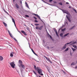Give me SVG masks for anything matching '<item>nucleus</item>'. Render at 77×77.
Returning <instances> with one entry per match:
<instances>
[{
    "label": "nucleus",
    "instance_id": "nucleus-64",
    "mask_svg": "<svg viewBox=\"0 0 77 77\" xmlns=\"http://www.w3.org/2000/svg\"><path fill=\"white\" fill-rule=\"evenodd\" d=\"M71 8V6H69V8Z\"/></svg>",
    "mask_w": 77,
    "mask_h": 77
},
{
    "label": "nucleus",
    "instance_id": "nucleus-32",
    "mask_svg": "<svg viewBox=\"0 0 77 77\" xmlns=\"http://www.w3.org/2000/svg\"><path fill=\"white\" fill-rule=\"evenodd\" d=\"M32 71L36 75H37V74H36V73L34 71V70H33Z\"/></svg>",
    "mask_w": 77,
    "mask_h": 77
},
{
    "label": "nucleus",
    "instance_id": "nucleus-27",
    "mask_svg": "<svg viewBox=\"0 0 77 77\" xmlns=\"http://www.w3.org/2000/svg\"><path fill=\"white\" fill-rule=\"evenodd\" d=\"M30 49H31L32 51L33 52V53H34V54H35V52H34V51L33 50V49H32V48H30Z\"/></svg>",
    "mask_w": 77,
    "mask_h": 77
},
{
    "label": "nucleus",
    "instance_id": "nucleus-21",
    "mask_svg": "<svg viewBox=\"0 0 77 77\" xmlns=\"http://www.w3.org/2000/svg\"><path fill=\"white\" fill-rule=\"evenodd\" d=\"M20 71L21 74H23V69L22 68H21L20 69Z\"/></svg>",
    "mask_w": 77,
    "mask_h": 77
},
{
    "label": "nucleus",
    "instance_id": "nucleus-50",
    "mask_svg": "<svg viewBox=\"0 0 77 77\" xmlns=\"http://www.w3.org/2000/svg\"><path fill=\"white\" fill-rule=\"evenodd\" d=\"M61 37H62V39H63V38H65V37H63V35L62 36H61Z\"/></svg>",
    "mask_w": 77,
    "mask_h": 77
},
{
    "label": "nucleus",
    "instance_id": "nucleus-18",
    "mask_svg": "<svg viewBox=\"0 0 77 77\" xmlns=\"http://www.w3.org/2000/svg\"><path fill=\"white\" fill-rule=\"evenodd\" d=\"M3 24L4 25L5 27H7V26H8V25L7 24H6V23L4 22H3Z\"/></svg>",
    "mask_w": 77,
    "mask_h": 77
},
{
    "label": "nucleus",
    "instance_id": "nucleus-48",
    "mask_svg": "<svg viewBox=\"0 0 77 77\" xmlns=\"http://www.w3.org/2000/svg\"><path fill=\"white\" fill-rule=\"evenodd\" d=\"M52 1H53V0H49V2H51Z\"/></svg>",
    "mask_w": 77,
    "mask_h": 77
},
{
    "label": "nucleus",
    "instance_id": "nucleus-9",
    "mask_svg": "<svg viewBox=\"0 0 77 77\" xmlns=\"http://www.w3.org/2000/svg\"><path fill=\"white\" fill-rule=\"evenodd\" d=\"M8 32L9 34V35H10L11 37L12 38H14V37H13V36L12 35V34L10 32H9V30H8Z\"/></svg>",
    "mask_w": 77,
    "mask_h": 77
},
{
    "label": "nucleus",
    "instance_id": "nucleus-61",
    "mask_svg": "<svg viewBox=\"0 0 77 77\" xmlns=\"http://www.w3.org/2000/svg\"><path fill=\"white\" fill-rule=\"evenodd\" d=\"M77 66H76V67H75V69H77Z\"/></svg>",
    "mask_w": 77,
    "mask_h": 77
},
{
    "label": "nucleus",
    "instance_id": "nucleus-23",
    "mask_svg": "<svg viewBox=\"0 0 77 77\" xmlns=\"http://www.w3.org/2000/svg\"><path fill=\"white\" fill-rule=\"evenodd\" d=\"M12 21L13 23H14V24H15V20H14V19L12 18Z\"/></svg>",
    "mask_w": 77,
    "mask_h": 77
},
{
    "label": "nucleus",
    "instance_id": "nucleus-47",
    "mask_svg": "<svg viewBox=\"0 0 77 77\" xmlns=\"http://www.w3.org/2000/svg\"><path fill=\"white\" fill-rule=\"evenodd\" d=\"M47 48L48 49H50V47H49V46H47Z\"/></svg>",
    "mask_w": 77,
    "mask_h": 77
},
{
    "label": "nucleus",
    "instance_id": "nucleus-53",
    "mask_svg": "<svg viewBox=\"0 0 77 77\" xmlns=\"http://www.w3.org/2000/svg\"><path fill=\"white\" fill-rule=\"evenodd\" d=\"M66 4L67 5H68L69 4V3L68 2H66Z\"/></svg>",
    "mask_w": 77,
    "mask_h": 77
},
{
    "label": "nucleus",
    "instance_id": "nucleus-63",
    "mask_svg": "<svg viewBox=\"0 0 77 77\" xmlns=\"http://www.w3.org/2000/svg\"><path fill=\"white\" fill-rule=\"evenodd\" d=\"M17 72H18V74H19V72H18V71L17 70Z\"/></svg>",
    "mask_w": 77,
    "mask_h": 77
},
{
    "label": "nucleus",
    "instance_id": "nucleus-43",
    "mask_svg": "<svg viewBox=\"0 0 77 77\" xmlns=\"http://www.w3.org/2000/svg\"><path fill=\"white\" fill-rule=\"evenodd\" d=\"M36 29H39V27L38 26H36L35 27Z\"/></svg>",
    "mask_w": 77,
    "mask_h": 77
},
{
    "label": "nucleus",
    "instance_id": "nucleus-11",
    "mask_svg": "<svg viewBox=\"0 0 77 77\" xmlns=\"http://www.w3.org/2000/svg\"><path fill=\"white\" fill-rule=\"evenodd\" d=\"M66 18L67 19V20H68L71 23V19H70V18L69 17H68L67 15H66Z\"/></svg>",
    "mask_w": 77,
    "mask_h": 77
},
{
    "label": "nucleus",
    "instance_id": "nucleus-16",
    "mask_svg": "<svg viewBox=\"0 0 77 77\" xmlns=\"http://www.w3.org/2000/svg\"><path fill=\"white\" fill-rule=\"evenodd\" d=\"M42 27H43V26H41L39 28L38 30H41L42 29Z\"/></svg>",
    "mask_w": 77,
    "mask_h": 77
},
{
    "label": "nucleus",
    "instance_id": "nucleus-49",
    "mask_svg": "<svg viewBox=\"0 0 77 77\" xmlns=\"http://www.w3.org/2000/svg\"><path fill=\"white\" fill-rule=\"evenodd\" d=\"M40 74V75H44V74H43L42 73H40V74Z\"/></svg>",
    "mask_w": 77,
    "mask_h": 77
},
{
    "label": "nucleus",
    "instance_id": "nucleus-39",
    "mask_svg": "<svg viewBox=\"0 0 77 77\" xmlns=\"http://www.w3.org/2000/svg\"><path fill=\"white\" fill-rule=\"evenodd\" d=\"M59 5H63L62 3V2H59Z\"/></svg>",
    "mask_w": 77,
    "mask_h": 77
},
{
    "label": "nucleus",
    "instance_id": "nucleus-60",
    "mask_svg": "<svg viewBox=\"0 0 77 77\" xmlns=\"http://www.w3.org/2000/svg\"><path fill=\"white\" fill-rule=\"evenodd\" d=\"M28 31H29V33H31V32H30V30H29Z\"/></svg>",
    "mask_w": 77,
    "mask_h": 77
},
{
    "label": "nucleus",
    "instance_id": "nucleus-28",
    "mask_svg": "<svg viewBox=\"0 0 77 77\" xmlns=\"http://www.w3.org/2000/svg\"><path fill=\"white\" fill-rule=\"evenodd\" d=\"M66 29V28H64L63 29H62L61 30L62 32H65V30Z\"/></svg>",
    "mask_w": 77,
    "mask_h": 77
},
{
    "label": "nucleus",
    "instance_id": "nucleus-34",
    "mask_svg": "<svg viewBox=\"0 0 77 77\" xmlns=\"http://www.w3.org/2000/svg\"><path fill=\"white\" fill-rule=\"evenodd\" d=\"M75 65V64L74 62H73L71 64V65Z\"/></svg>",
    "mask_w": 77,
    "mask_h": 77
},
{
    "label": "nucleus",
    "instance_id": "nucleus-59",
    "mask_svg": "<svg viewBox=\"0 0 77 77\" xmlns=\"http://www.w3.org/2000/svg\"><path fill=\"white\" fill-rule=\"evenodd\" d=\"M45 3H46V4H48V3L47 2H45Z\"/></svg>",
    "mask_w": 77,
    "mask_h": 77
},
{
    "label": "nucleus",
    "instance_id": "nucleus-22",
    "mask_svg": "<svg viewBox=\"0 0 77 77\" xmlns=\"http://www.w3.org/2000/svg\"><path fill=\"white\" fill-rule=\"evenodd\" d=\"M68 35H69V33H67L66 34H65L63 36V37H64V38H65V36H68Z\"/></svg>",
    "mask_w": 77,
    "mask_h": 77
},
{
    "label": "nucleus",
    "instance_id": "nucleus-57",
    "mask_svg": "<svg viewBox=\"0 0 77 77\" xmlns=\"http://www.w3.org/2000/svg\"><path fill=\"white\" fill-rule=\"evenodd\" d=\"M64 46H65V47H66V44H65L64 45Z\"/></svg>",
    "mask_w": 77,
    "mask_h": 77
},
{
    "label": "nucleus",
    "instance_id": "nucleus-3",
    "mask_svg": "<svg viewBox=\"0 0 77 77\" xmlns=\"http://www.w3.org/2000/svg\"><path fill=\"white\" fill-rule=\"evenodd\" d=\"M33 14L34 15H35V16H36V17H37L38 18H39V19L40 20V21H42V22H43V23H44V22L43 21H42V20L41 19V17L39 16H38V15L35 14Z\"/></svg>",
    "mask_w": 77,
    "mask_h": 77
},
{
    "label": "nucleus",
    "instance_id": "nucleus-19",
    "mask_svg": "<svg viewBox=\"0 0 77 77\" xmlns=\"http://www.w3.org/2000/svg\"><path fill=\"white\" fill-rule=\"evenodd\" d=\"M72 9H73V10H74V11H75V13L77 14V10H75V9H74L72 7Z\"/></svg>",
    "mask_w": 77,
    "mask_h": 77
},
{
    "label": "nucleus",
    "instance_id": "nucleus-10",
    "mask_svg": "<svg viewBox=\"0 0 77 77\" xmlns=\"http://www.w3.org/2000/svg\"><path fill=\"white\" fill-rule=\"evenodd\" d=\"M54 32L56 33L57 36V37H59V35H58V34L57 33V30H56V29H55L54 28Z\"/></svg>",
    "mask_w": 77,
    "mask_h": 77
},
{
    "label": "nucleus",
    "instance_id": "nucleus-35",
    "mask_svg": "<svg viewBox=\"0 0 77 77\" xmlns=\"http://www.w3.org/2000/svg\"><path fill=\"white\" fill-rule=\"evenodd\" d=\"M66 48V46H63V48H62V49H65V48Z\"/></svg>",
    "mask_w": 77,
    "mask_h": 77
},
{
    "label": "nucleus",
    "instance_id": "nucleus-1",
    "mask_svg": "<svg viewBox=\"0 0 77 77\" xmlns=\"http://www.w3.org/2000/svg\"><path fill=\"white\" fill-rule=\"evenodd\" d=\"M37 72L39 74H40L41 73H42V70L39 67H37Z\"/></svg>",
    "mask_w": 77,
    "mask_h": 77
},
{
    "label": "nucleus",
    "instance_id": "nucleus-58",
    "mask_svg": "<svg viewBox=\"0 0 77 77\" xmlns=\"http://www.w3.org/2000/svg\"><path fill=\"white\" fill-rule=\"evenodd\" d=\"M54 48V47H50V48Z\"/></svg>",
    "mask_w": 77,
    "mask_h": 77
},
{
    "label": "nucleus",
    "instance_id": "nucleus-26",
    "mask_svg": "<svg viewBox=\"0 0 77 77\" xmlns=\"http://www.w3.org/2000/svg\"><path fill=\"white\" fill-rule=\"evenodd\" d=\"M34 69H35V70H37V67H36V66H35V65H34Z\"/></svg>",
    "mask_w": 77,
    "mask_h": 77
},
{
    "label": "nucleus",
    "instance_id": "nucleus-44",
    "mask_svg": "<svg viewBox=\"0 0 77 77\" xmlns=\"http://www.w3.org/2000/svg\"><path fill=\"white\" fill-rule=\"evenodd\" d=\"M35 23H38V20H35Z\"/></svg>",
    "mask_w": 77,
    "mask_h": 77
},
{
    "label": "nucleus",
    "instance_id": "nucleus-33",
    "mask_svg": "<svg viewBox=\"0 0 77 77\" xmlns=\"http://www.w3.org/2000/svg\"><path fill=\"white\" fill-rule=\"evenodd\" d=\"M62 71H63V72L64 74H66V72L64 71H63V70H62Z\"/></svg>",
    "mask_w": 77,
    "mask_h": 77
},
{
    "label": "nucleus",
    "instance_id": "nucleus-56",
    "mask_svg": "<svg viewBox=\"0 0 77 77\" xmlns=\"http://www.w3.org/2000/svg\"><path fill=\"white\" fill-rule=\"evenodd\" d=\"M59 9H60V10H61L62 11V10H63V9H61L60 8H59Z\"/></svg>",
    "mask_w": 77,
    "mask_h": 77
},
{
    "label": "nucleus",
    "instance_id": "nucleus-5",
    "mask_svg": "<svg viewBox=\"0 0 77 77\" xmlns=\"http://www.w3.org/2000/svg\"><path fill=\"white\" fill-rule=\"evenodd\" d=\"M47 35H48V37H49L51 39H52V40H53V41H54V40H53V37H52L51 36V35H50V34H49V33H48V32H47Z\"/></svg>",
    "mask_w": 77,
    "mask_h": 77
},
{
    "label": "nucleus",
    "instance_id": "nucleus-25",
    "mask_svg": "<svg viewBox=\"0 0 77 77\" xmlns=\"http://www.w3.org/2000/svg\"><path fill=\"white\" fill-rule=\"evenodd\" d=\"M77 43V42H73L72 43L70 44V45H73V44H75Z\"/></svg>",
    "mask_w": 77,
    "mask_h": 77
},
{
    "label": "nucleus",
    "instance_id": "nucleus-42",
    "mask_svg": "<svg viewBox=\"0 0 77 77\" xmlns=\"http://www.w3.org/2000/svg\"><path fill=\"white\" fill-rule=\"evenodd\" d=\"M60 36H63V33H60Z\"/></svg>",
    "mask_w": 77,
    "mask_h": 77
},
{
    "label": "nucleus",
    "instance_id": "nucleus-36",
    "mask_svg": "<svg viewBox=\"0 0 77 77\" xmlns=\"http://www.w3.org/2000/svg\"><path fill=\"white\" fill-rule=\"evenodd\" d=\"M68 50V48H67L66 50H65V51H67Z\"/></svg>",
    "mask_w": 77,
    "mask_h": 77
},
{
    "label": "nucleus",
    "instance_id": "nucleus-7",
    "mask_svg": "<svg viewBox=\"0 0 77 77\" xmlns=\"http://www.w3.org/2000/svg\"><path fill=\"white\" fill-rule=\"evenodd\" d=\"M18 63L19 64H20V66L23 65V62H22V61L20 60H19Z\"/></svg>",
    "mask_w": 77,
    "mask_h": 77
},
{
    "label": "nucleus",
    "instance_id": "nucleus-24",
    "mask_svg": "<svg viewBox=\"0 0 77 77\" xmlns=\"http://www.w3.org/2000/svg\"><path fill=\"white\" fill-rule=\"evenodd\" d=\"M75 25H74L73 26H72L71 28L69 29V30H72V29H74V28L75 27Z\"/></svg>",
    "mask_w": 77,
    "mask_h": 77
},
{
    "label": "nucleus",
    "instance_id": "nucleus-55",
    "mask_svg": "<svg viewBox=\"0 0 77 77\" xmlns=\"http://www.w3.org/2000/svg\"><path fill=\"white\" fill-rule=\"evenodd\" d=\"M48 5H51V4H50L48 3Z\"/></svg>",
    "mask_w": 77,
    "mask_h": 77
},
{
    "label": "nucleus",
    "instance_id": "nucleus-15",
    "mask_svg": "<svg viewBox=\"0 0 77 77\" xmlns=\"http://www.w3.org/2000/svg\"><path fill=\"white\" fill-rule=\"evenodd\" d=\"M16 8L17 9H19V8H20V6H19L17 4H16Z\"/></svg>",
    "mask_w": 77,
    "mask_h": 77
},
{
    "label": "nucleus",
    "instance_id": "nucleus-51",
    "mask_svg": "<svg viewBox=\"0 0 77 77\" xmlns=\"http://www.w3.org/2000/svg\"><path fill=\"white\" fill-rule=\"evenodd\" d=\"M34 54H35V55H36V56H38V55H37V54H36V53H34Z\"/></svg>",
    "mask_w": 77,
    "mask_h": 77
},
{
    "label": "nucleus",
    "instance_id": "nucleus-31",
    "mask_svg": "<svg viewBox=\"0 0 77 77\" xmlns=\"http://www.w3.org/2000/svg\"><path fill=\"white\" fill-rule=\"evenodd\" d=\"M10 56L11 57H13L14 56V55H13V54L11 53L10 54Z\"/></svg>",
    "mask_w": 77,
    "mask_h": 77
},
{
    "label": "nucleus",
    "instance_id": "nucleus-37",
    "mask_svg": "<svg viewBox=\"0 0 77 77\" xmlns=\"http://www.w3.org/2000/svg\"><path fill=\"white\" fill-rule=\"evenodd\" d=\"M25 16L26 17H27V18H29V16L27 15H26Z\"/></svg>",
    "mask_w": 77,
    "mask_h": 77
},
{
    "label": "nucleus",
    "instance_id": "nucleus-14",
    "mask_svg": "<svg viewBox=\"0 0 77 77\" xmlns=\"http://www.w3.org/2000/svg\"><path fill=\"white\" fill-rule=\"evenodd\" d=\"M3 60V57L2 56H0V61H2Z\"/></svg>",
    "mask_w": 77,
    "mask_h": 77
},
{
    "label": "nucleus",
    "instance_id": "nucleus-54",
    "mask_svg": "<svg viewBox=\"0 0 77 77\" xmlns=\"http://www.w3.org/2000/svg\"><path fill=\"white\" fill-rule=\"evenodd\" d=\"M20 3L21 5H22V1H20Z\"/></svg>",
    "mask_w": 77,
    "mask_h": 77
},
{
    "label": "nucleus",
    "instance_id": "nucleus-38",
    "mask_svg": "<svg viewBox=\"0 0 77 77\" xmlns=\"http://www.w3.org/2000/svg\"><path fill=\"white\" fill-rule=\"evenodd\" d=\"M73 47H74V48H77V47L75 45H73Z\"/></svg>",
    "mask_w": 77,
    "mask_h": 77
},
{
    "label": "nucleus",
    "instance_id": "nucleus-46",
    "mask_svg": "<svg viewBox=\"0 0 77 77\" xmlns=\"http://www.w3.org/2000/svg\"><path fill=\"white\" fill-rule=\"evenodd\" d=\"M34 60H35V61H36V62H39V61H37V60H35V59H34Z\"/></svg>",
    "mask_w": 77,
    "mask_h": 77
},
{
    "label": "nucleus",
    "instance_id": "nucleus-17",
    "mask_svg": "<svg viewBox=\"0 0 77 77\" xmlns=\"http://www.w3.org/2000/svg\"><path fill=\"white\" fill-rule=\"evenodd\" d=\"M3 10L4 11V12H6V13L7 14V15H9V13H8V12H7V11H5V9L4 8L3 9Z\"/></svg>",
    "mask_w": 77,
    "mask_h": 77
},
{
    "label": "nucleus",
    "instance_id": "nucleus-2",
    "mask_svg": "<svg viewBox=\"0 0 77 77\" xmlns=\"http://www.w3.org/2000/svg\"><path fill=\"white\" fill-rule=\"evenodd\" d=\"M10 65L13 68H15V62H14V61H13L12 62L10 63Z\"/></svg>",
    "mask_w": 77,
    "mask_h": 77
},
{
    "label": "nucleus",
    "instance_id": "nucleus-20",
    "mask_svg": "<svg viewBox=\"0 0 77 77\" xmlns=\"http://www.w3.org/2000/svg\"><path fill=\"white\" fill-rule=\"evenodd\" d=\"M46 67L48 71H50V68L47 66H46Z\"/></svg>",
    "mask_w": 77,
    "mask_h": 77
},
{
    "label": "nucleus",
    "instance_id": "nucleus-12",
    "mask_svg": "<svg viewBox=\"0 0 77 77\" xmlns=\"http://www.w3.org/2000/svg\"><path fill=\"white\" fill-rule=\"evenodd\" d=\"M21 66L22 68H23V69H24V68H25V66H24V65H23V64H22V65H21L20 66L19 65V67L20 68L21 67Z\"/></svg>",
    "mask_w": 77,
    "mask_h": 77
},
{
    "label": "nucleus",
    "instance_id": "nucleus-29",
    "mask_svg": "<svg viewBox=\"0 0 77 77\" xmlns=\"http://www.w3.org/2000/svg\"><path fill=\"white\" fill-rule=\"evenodd\" d=\"M35 26H39V24L38 23H35Z\"/></svg>",
    "mask_w": 77,
    "mask_h": 77
},
{
    "label": "nucleus",
    "instance_id": "nucleus-40",
    "mask_svg": "<svg viewBox=\"0 0 77 77\" xmlns=\"http://www.w3.org/2000/svg\"><path fill=\"white\" fill-rule=\"evenodd\" d=\"M26 29L27 30H28V31L30 30V29H29V28L28 27H26Z\"/></svg>",
    "mask_w": 77,
    "mask_h": 77
},
{
    "label": "nucleus",
    "instance_id": "nucleus-52",
    "mask_svg": "<svg viewBox=\"0 0 77 77\" xmlns=\"http://www.w3.org/2000/svg\"><path fill=\"white\" fill-rule=\"evenodd\" d=\"M74 42V41H72L70 42H71V43H72V42Z\"/></svg>",
    "mask_w": 77,
    "mask_h": 77
},
{
    "label": "nucleus",
    "instance_id": "nucleus-6",
    "mask_svg": "<svg viewBox=\"0 0 77 77\" xmlns=\"http://www.w3.org/2000/svg\"><path fill=\"white\" fill-rule=\"evenodd\" d=\"M44 57H45V58H46V60H48V61H49V62H50V63H52V62H51V61H50V59H49L48 58V57H46V56H44Z\"/></svg>",
    "mask_w": 77,
    "mask_h": 77
},
{
    "label": "nucleus",
    "instance_id": "nucleus-4",
    "mask_svg": "<svg viewBox=\"0 0 77 77\" xmlns=\"http://www.w3.org/2000/svg\"><path fill=\"white\" fill-rule=\"evenodd\" d=\"M62 11L63 13H65V14H68V13H69V12L66 10H62Z\"/></svg>",
    "mask_w": 77,
    "mask_h": 77
},
{
    "label": "nucleus",
    "instance_id": "nucleus-41",
    "mask_svg": "<svg viewBox=\"0 0 77 77\" xmlns=\"http://www.w3.org/2000/svg\"><path fill=\"white\" fill-rule=\"evenodd\" d=\"M14 39L15 41H16V42H18V41H17V39H16L15 38H14Z\"/></svg>",
    "mask_w": 77,
    "mask_h": 77
},
{
    "label": "nucleus",
    "instance_id": "nucleus-30",
    "mask_svg": "<svg viewBox=\"0 0 77 77\" xmlns=\"http://www.w3.org/2000/svg\"><path fill=\"white\" fill-rule=\"evenodd\" d=\"M72 50H73V51H75V50H76L74 48H72Z\"/></svg>",
    "mask_w": 77,
    "mask_h": 77
},
{
    "label": "nucleus",
    "instance_id": "nucleus-13",
    "mask_svg": "<svg viewBox=\"0 0 77 77\" xmlns=\"http://www.w3.org/2000/svg\"><path fill=\"white\" fill-rule=\"evenodd\" d=\"M25 4L26 5V6L27 7L28 9H29V5H28V4H27V2H25Z\"/></svg>",
    "mask_w": 77,
    "mask_h": 77
},
{
    "label": "nucleus",
    "instance_id": "nucleus-62",
    "mask_svg": "<svg viewBox=\"0 0 77 77\" xmlns=\"http://www.w3.org/2000/svg\"><path fill=\"white\" fill-rule=\"evenodd\" d=\"M66 44H67V45L69 44V43H66Z\"/></svg>",
    "mask_w": 77,
    "mask_h": 77
},
{
    "label": "nucleus",
    "instance_id": "nucleus-45",
    "mask_svg": "<svg viewBox=\"0 0 77 77\" xmlns=\"http://www.w3.org/2000/svg\"><path fill=\"white\" fill-rule=\"evenodd\" d=\"M34 18H35V20H37V18L35 16L34 17Z\"/></svg>",
    "mask_w": 77,
    "mask_h": 77
},
{
    "label": "nucleus",
    "instance_id": "nucleus-8",
    "mask_svg": "<svg viewBox=\"0 0 77 77\" xmlns=\"http://www.w3.org/2000/svg\"><path fill=\"white\" fill-rule=\"evenodd\" d=\"M21 32H22V33H23V34H24V35H25V36H27V34H26V32H25L24 31L21 30Z\"/></svg>",
    "mask_w": 77,
    "mask_h": 77
}]
</instances>
